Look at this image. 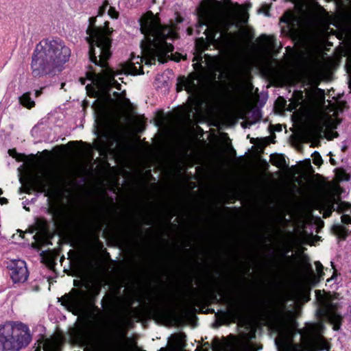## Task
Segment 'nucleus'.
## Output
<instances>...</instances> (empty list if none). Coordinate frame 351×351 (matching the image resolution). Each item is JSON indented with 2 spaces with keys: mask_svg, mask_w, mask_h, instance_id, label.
Masks as SVG:
<instances>
[{
  "mask_svg": "<svg viewBox=\"0 0 351 351\" xmlns=\"http://www.w3.org/2000/svg\"><path fill=\"white\" fill-rule=\"evenodd\" d=\"M123 94L125 95V93L123 92L122 93H118L117 92H114L113 93V95L116 99V100H117V102L121 104H123V105H126L128 103L130 102L129 99L125 98L124 95H123Z\"/></svg>",
  "mask_w": 351,
  "mask_h": 351,
  "instance_id": "aec40b11",
  "label": "nucleus"
},
{
  "mask_svg": "<svg viewBox=\"0 0 351 351\" xmlns=\"http://www.w3.org/2000/svg\"><path fill=\"white\" fill-rule=\"evenodd\" d=\"M313 163L315 165H317V166H319L321 165V164L322 163V157L321 156L319 155V154L317 152H315L313 155Z\"/></svg>",
  "mask_w": 351,
  "mask_h": 351,
  "instance_id": "4be33fe9",
  "label": "nucleus"
},
{
  "mask_svg": "<svg viewBox=\"0 0 351 351\" xmlns=\"http://www.w3.org/2000/svg\"><path fill=\"white\" fill-rule=\"evenodd\" d=\"M20 182L26 193H30L32 191L43 193L53 185L54 179L52 176L44 177L39 173H35L26 178L21 177Z\"/></svg>",
  "mask_w": 351,
  "mask_h": 351,
  "instance_id": "9b49d317",
  "label": "nucleus"
},
{
  "mask_svg": "<svg viewBox=\"0 0 351 351\" xmlns=\"http://www.w3.org/2000/svg\"><path fill=\"white\" fill-rule=\"evenodd\" d=\"M315 265L316 269H317L318 275H319V278H322V276L324 275V271H323L324 267H323V265L319 261L315 262Z\"/></svg>",
  "mask_w": 351,
  "mask_h": 351,
  "instance_id": "a878e982",
  "label": "nucleus"
},
{
  "mask_svg": "<svg viewBox=\"0 0 351 351\" xmlns=\"http://www.w3.org/2000/svg\"><path fill=\"white\" fill-rule=\"evenodd\" d=\"M340 123V121L337 119H332L330 117H327L324 122V126L326 129L330 130L331 131L327 133V138L331 140L334 138H336L339 136L337 132H334L333 130L336 129L337 125Z\"/></svg>",
  "mask_w": 351,
  "mask_h": 351,
  "instance_id": "2eb2a0df",
  "label": "nucleus"
},
{
  "mask_svg": "<svg viewBox=\"0 0 351 351\" xmlns=\"http://www.w3.org/2000/svg\"><path fill=\"white\" fill-rule=\"evenodd\" d=\"M268 45L271 47H274V40L271 38L268 40Z\"/></svg>",
  "mask_w": 351,
  "mask_h": 351,
  "instance_id": "cd10ccee",
  "label": "nucleus"
},
{
  "mask_svg": "<svg viewBox=\"0 0 351 351\" xmlns=\"http://www.w3.org/2000/svg\"><path fill=\"white\" fill-rule=\"evenodd\" d=\"M191 28H189V29H188V32H189V34H191Z\"/></svg>",
  "mask_w": 351,
  "mask_h": 351,
  "instance_id": "e433bc0d",
  "label": "nucleus"
},
{
  "mask_svg": "<svg viewBox=\"0 0 351 351\" xmlns=\"http://www.w3.org/2000/svg\"><path fill=\"white\" fill-rule=\"evenodd\" d=\"M331 266L334 268V264L332 262H331Z\"/></svg>",
  "mask_w": 351,
  "mask_h": 351,
  "instance_id": "58836bf2",
  "label": "nucleus"
},
{
  "mask_svg": "<svg viewBox=\"0 0 351 351\" xmlns=\"http://www.w3.org/2000/svg\"><path fill=\"white\" fill-rule=\"evenodd\" d=\"M196 32L203 34L223 53L237 56L242 49L237 33L228 32L232 27H238L237 14L231 8L223 6L217 0H204L197 8Z\"/></svg>",
  "mask_w": 351,
  "mask_h": 351,
  "instance_id": "f257e3e1",
  "label": "nucleus"
},
{
  "mask_svg": "<svg viewBox=\"0 0 351 351\" xmlns=\"http://www.w3.org/2000/svg\"><path fill=\"white\" fill-rule=\"evenodd\" d=\"M237 351H256L254 347V346L249 342H242L241 343Z\"/></svg>",
  "mask_w": 351,
  "mask_h": 351,
  "instance_id": "6ab92c4d",
  "label": "nucleus"
},
{
  "mask_svg": "<svg viewBox=\"0 0 351 351\" xmlns=\"http://www.w3.org/2000/svg\"><path fill=\"white\" fill-rule=\"evenodd\" d=\"M281 21L286 23L287 33L291 36L300 35L308 27L311 21L308 16L304 13L296 14L295 12L288 10L281 18ZM284 31H286L283 27Z\"/></svg>",
  "mask_w": 351,
  "mask_h": 351,
  "instance_id": "1a4fd4ad",
  "label": "nucleus"
},
{
  "mask_svg": "<svg viewBox=\"0 0 351 351\" xmlns=\"http://www.w3.org/2000/svg\"><path fill=\"white\" fill-rule=\"evenodd\" d=\"M333 230L335 234L342 239H345L348 236L349 229L343 226L335 225L333 226Z\"/></svg>",
  "mask_w": 351,
  "mask_h": 351,
  "instance_id": "dca6fc26",
  "label": "nucleus"
},
{
  "mask_svg": "<svg viewBox=\"0 0 351 351\" xmlns=\"http://www.w3.org/2000/svg\"><path fill=\"white\" fill-rule=\"evenodd\" d=\"M347 59L346 62V69L347 72L349 74H351V49L350 50L348 54L347 55Z\"/></svg>",
  "mask_w": 351,
  "mask_h": 351,
  "instance_id": "5701e85b",
  "label": "nucleus"
},
{
  "mask_svg": "<svg viewBox=\"0 0 351 351\" xmlns=\"http://www.w3.org/2000/svg\"><path fill=\"white\" fill-rule=\"evenodd\" d=\"M108 60H104L102 64H95L102 68L100 73H87L88 80L94 86V96L97 98L94 104L95 124L101 132L110 130L118 121V114L111 106L115 101L111 97L110 90L112 87L117 90L121 88V85L114 80L116 74L108 66Z\"/></svg>",
  "mask_w": 351,
  "mask_h": 351,
  "instance_id": "7ed1b4c3",
  "label": "nucleus"
},
{
  "mask_svg": "<svg viewBox=\"0 0 351 351\" xmlns=\"http://www.w3.org/2000/svg\"><path fill=\"white\" fill-rule=\"evenodd\" d=\"M86 88L87 91H88V92H89L90 85H89V84H88V85L86 86Z\"/></svg>",
  "mask_w": 351,
  "mask_h": 351,
  "instance_id": "f704fd0d",
  "label": "nucleus"
},
{
  "mask_svg": "<svg viewBox=\"0 0 351 351\" xmlns=\"http://www.w3.org/2000/svg\"><path fill=\"white\" fill-rule=\"evenodd\" d=\"M316 315L320 319H326L332 326L335 330H338L341 325L342 317L338 313V304L330 300L322 299L319 301V307L316 311Z\"/></svg>",
  "mask_w": 351,
  "mask_h": 351,
  "instance_id": "9d476101",
  "label": "nucleus"
},
{
  "mask_svg": "<svg viewBox=\"0 0 351 351\" xmlns=\"http://www.w3.org/2000/svg\"><path fill=\"white\" fill-rule=\"evenodd\" d=\"M42 93V90H36L35 94H36V96L38 97Z\"/></svg>",
  "mask_w": 351,
  "mask_h": 351,
  "instance_id": "473e14b6",
  "label": "nucleus"
},
{
  "mask_svg": "<svg viewBox=\"0 0 351 351\" xmlns=\"http://www.w3.org/2000/svg\"><path fill=\"white\" fill-rule=\"evenodd\" d=\"M323 217H328L332 211L343 213L341 221L343 224H351V204L335 197L328 199L324 206Z\"/></svg>",
  "mask_w": 351,
  "mask_h": 351,
  "instance_id": "f8f14e48",
  "label": "nucleus"
},
{
  "mask_svg": "<svg viewBox=\"0 0 351 351\" xmlns=\"http://www.w3.org/2000/svg\"><path fill=\"white\" fill-rule=\"evenodd\" d=\"M349 312H350V316L351 319V305L349 306Z\"/></svg>",
  "mask_w": 351,
  "mask_h": 351,
  "instance_id": "72a5a7b5",
  "label": "nucleus"
},
{
  "mask_svg": "<svg viewBox=\"0 0 351 351\" xmlns=\"http://www.w3.org/2000/svg\"><path fill=\"white\" fill-rule=\"evenodd\" d=\"M325 326L322 321L310 324L306 335L301 334L303 344L293 342L295 328L293 324L285 323L279 326L278 336L274 342L278 351H329L330 345L323 337Z\"/></svg>",
  "mask_w": 351,
  "mask_h": 351,
  "instance_id": "39448f33",
  "label": "nucleus"
},
{
  "mask_svg": "<svg viewBox=\"0 0 351 351\" xmlns=\"http://www.w3.org/2000/svg\"><path fill=\"white\" fill-rule=\"evenodd\" d=\"M2 193V191L1 189H0V195Z\"/></svg>",
  "mask_w": 351,
  "mask_h": 351,
  "instance_id": "79ce46f5",
  "label": "nucleus"
},
{
  "mask_svg": "<svg viewBox=\"0 0 351 351\" xmlns=\"http://www.w3.org/2000/svg\"><path fill=\"white\" fill-rule=\"evenodd\" d=\"M330 163H331L332 165H337L336 161H335L333 158H330Z\"/></svg>",
  "mask_w": 351,
  "mask_h": 351,
  "instance_id": "7c9ffc66",
  "label": "nucleus"
},
{
  "mask_svg": "<svg viewBox=\"0 0 351 351\" xmlns=\"http://www.w3.org/2000/svg\"><path fill=\"white\" fill-rule=\"evenodd\" d=\"M349 86H350V88H351V82H350Z\"/></svg>",
  "mask_w": 351,
  "mask_h": 351,
  "instance_id": "a19ab883",
  "label": "nucleus"
},
{
  "mask_svg": "<svg viewBox=\"0 0 351 351\" xmlns=\"http://www.w3.org/2000/svg\"><path fill=\"white\" fill-rule=\"evenodd\" d=\"M32 339L28 326L21 322H6L0 324V351H20Z\"/></svg>",
  "mask_w": 351,
  "mask_h": 351,
  "instance_id": "0eeeda50",
  "label": "nucleus"
},
{
  "mask_svg": "<svg viewBox=\"0 0 351 351\" xmlns=\"http://www.w3.org/2000/svg\"><path fill=\"white\" fill-rule=\"evenodd\" d=\"M262 349V346H260L258 350H261Z\"/></svg>",
  "mask_w": 351,
  "mask_h": 351,
  "instance_id": "ea45409f",
  "label": "nucleus"
},
{
  "mask_svg": "<svg viewBox=\"0 0 351 351\" xmlns=\"http://www.w3.org/2000/svg\"><path fill=\"white\" fill-rule=\"evenodd\" d=\"M213 351H227V350L225 348H222L219 343H217V345L213 346Z\"/></svg>",
  "mask_w": 351,
  "mask_h": 351,
  "instance_id": "bb28decb",
  "label": "nucleus"
},
{
  "mask_svg": "<svg viewBox=\"0 0 351 351\" xmlns=\"http://www.w3.org/2000/svg\"><path fill=\"white\" fill-rule=\"evenodd\" d=\"M108 14L112 19H117L119 15V12L113 7L109 8Z\"/></svg>",
  "mask_w": 351,
  "mask_h": 351,
  "instance_id": "393cba45",
  "label": "nucleus"
},
{
  "mask_svg": "<svg viewBox=\"0 0 351 351\" xmlns=\"http://www.w3.org/2000/svg\"><path fill=\"white\" fill-rule=\"evenodd\" d=\"M86 79H84V78H82V77H80V82H81V84H85V83H86Z\"/></svg>",
  "mask_w": 351,
  "mask_h": 351,
  "instance_id": "2f4dec72",
  "label": "nucleus"
},
{
  "mask_svg": "<svg viewBox=\"0 0 351 351\" xmlns=\"http://www.w3.org/2000/svg\"><path fill=\"white\" fill-rule=\"evenodd\" d=\"M140 29L144 35L141 42L143 57L133 56L123 68L127 74L138 75L143 73L141 62L143 58L145 64H153L157 60L165 63L168 59L178 61L173 58V46L167 40L177 38V33L169 26L162 25L159 19L152 12H147L140 19Z\"/></svg>",
  "mask_w": 351,
  "mask_h": 351,
  "instance_id": "f03ea898",
  "label": "nucleus"
},
{
  "mask_svg": "<svg viewBox=\"0 0 351 351\" xmlns=\"http://www.w3.org/2000/svg\"><path fill=\"white\" fill-rule=\"evenodd\" d=\"M44 351H60L58 345L51 341H47L44 344Z\"/></svg>",
  "mask_w": 351,
  "mask_h": 351,
  "instance_id": "a211bd4d",
  "label": "nucleus"
},
{
  "mask_svg": "<svg viewBox=\"0 0 351 351\" xmlns=\"http://www.w3.org/2000/svg\"><path fill=\"white\" fill-rule=\"evenodd\" d=\"M347 149V147L346 145L343 146L342 151H345Z\"/></svg>",
  "mask_w": 351,
  "mask_h": 351,
  "instance_id": "c9c22d12",
  "label": "nucleus"
},
{
  "mask_svg": "<svg viewBox=\"0 0 351 351\" xmlns=\"http://www.w3.org/2000/svg\"><path fill=\"white\" fill-rule=\"evenodd\" d=\"M282 162H284V159H280V161L278 162H275V165H278V166H280L282 163Z\"/></svg>",
  "mask_w": 351,
  "mask_h": 351,
  "instance_id": "c85d7f7f",
  "label": "nucleus"
},
{
  "mask_svg": "<svg viewBox=\"0 0 351 351\" xmlns=\"http://www.w3.org/2000/svg\"><path fill=\"white\" fill-rule=\"evenodd\" d=\"M6 202H7V199L5 198H4V197L0 198V203L1 204H5Z\"/></svg>",
  "mask_w": 351,
  "mask_h": 351,
  "instance_id": "c756f323",
  "label": "nucleus"
},
{
  "mask_svg": "<svg viewBox=\"0 0 351 351\" xmlns=\"http://www.w3.org/2000/svg\"><path fill=\"white\" fill-rule=\"evenodd\" d=\"M88 21L86 40L89 44V59L94 64H101L112 55L110 35L112 30L108 27V22L105 23L104 27H96V17H90Z\"/></svg>",
  "mask_w": 351,
  "mask_h": 351,
  "instance_id": "423d86ee",
  "label": "nucleus"
},
{
  "mask_svg": "<svg viewBox=\"0 0 351 351\" xmlns=\"http://www.w3.org/2000/svg\"><path fill=\"white\" fill-rule=\"evenodd\" d=\"M8 267L10 271V277L14 283L24 282L27 280L29 273L24 261L12 260Z\"/></svg>",
  "mask_w": 351,
  "mask_h": 351,
  "instance_id": "ddd939ff",
  "label": "nucleus"
},
{
  "mask_svg": "<svg viewBox=\"0 0 351 351\" xmlns=\"http://www.w3.org/2000/svg\"><path fill=\"white\" fill-rule=\"evenodd\" d=\"M337 176L340 180H349L350 176L342 169H337Z\"/></svg>",
  "mask_w": 351,
  "mask_h": 351,
  "instance_id": "412c9836",
  "label": "nucleus"
},
{
  "mask_svg": "<svg viewBox=\"0 0 351 351\" xmlns=\"http://www.w3.org/2000/svg\"><path fill=\"white\" fill-rule=\"evenodd\" d=\"M108 5H109V3H108V0H105L104 2L103 3L101 7H99V8L97 16H102L104 14Z\"/></svg>",
  "mask_w": 351,
  "mask_h": 351,
  "instance_id": "b1692460",
  "label": "nucleus"
},
{
  "mask_svg": "<svg viewBox=\"0 0 351 351\" xmlns=\"http://www.w3.org/2000/svg\"><path fill=\"white\" fill-rule=\"evenodd\" d=\"M199 79L196 74H191L189 77H180L178 79L177 91L185 89L189 93L193 95L198 90Z\"/></svg>",
  "mask_w": 351,
  "mask_h": 351,
  "instance_id": "4468645a",
  "label": "nucleus"
},
{
  "mask_svg": "<svg viewBox=\"0 0 351 351\" xmlns=\"http://www.w3.org/2000/svg\"><path fill=\"white\" fill-rule=\"evenodd\" d=\"M60 301L75 315L86 313L90 304L88 293L76 289H73L69 293L65 294Z\"/></svg>",
  "mask_w": 351,
  "mask_h": 351,
  "instance_id": "6e6552de",
  "label": "nucleus"
},
{
  "mask_svg": "<svg viewBox=\"0 0 351 351\" xmlns=\"http://www.w3.org/2000/svg\"><path fill=\"white\" fill-rule=\"evenodd\" d=\"M71 54L70 48L60 38L43 39L36 45L32 56L33 76L42 77L60 72Z\"/></svg>",
  "mask_w": 351,
  "mask_h": 351,
  "instance_id": "20e7f679",
  "label": "nucleus"
},
{
  "mask_svg": "<svg viewBox=\"0 0 351 351\" xmlns=\"http://www.w3.org/2000/svg\"><path fill=\"white\" fill-rule=\"evenodd\" d=\"M99 290H100V288L99 287V288L97 289L96 294H98V293L99 292Z\"/></svg>",
  "mask_w": 351,
  "mask_h": 351,
  "instance_id": "4c0bfd02",
  "label": "nucleus"
},
{
  "mask_svg": "<svg viewBox=\"0 0 351 351\" xmlns=\"http://www.w3.org/2000/svg\"><path fill=\"white\" fill-rule=\"evenodd\" d=\"M21 104L27 108H31L34 106L35 103L29 97V93H25L20 97Z\"/></svg>",
  "mask_w": 351,
  "mask_h": 351,
  "instance_id": "f3484780",
  "label": "nucleus"
}]
</instances>
